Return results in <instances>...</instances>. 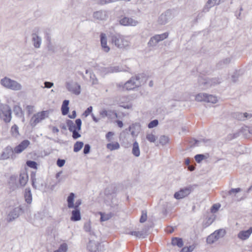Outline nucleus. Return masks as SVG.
I'll return each mask as SVG.
<instances>
[{"label": "nucleus", "mask_w": 252, "mask_h": 252, "mask_svg": "<svg viewBox=\"0 0 252 252\" xmlns=\"http://www.w3.org/2000/svg\"><path fill=\"white\" fill-rule=\"evenodd\" d=\"M111 43L119 49H125L130 46L129 37L123 35L120 33H115L110 37Z\"/></svg>", "instance_id": "f257e3e1"}, {"label": "nucleus", "mask_w": 252, "mask_h": 252, "mask_svg": "<svg viewBox=\"0 0 252 252\" xmlns=\"http://www.w3.org/2000/svg\"><path fill=\"white\" fill-rule=\"evenodd\" d=\"M66 125L68 130L72 132V137L74 139H77L81 136V135L78 132L80 130L82 125L81 119H77L75 121V124L71 120H68L66 121Z\"/></svg>", "instance_id": "f03ea898"}, {"label": "nucleus", "mask_w": 252, "mask_h": 252, "mask_svg": "<svg viewBox=\"0 0 252 252\" xmlns=\"http://www.w3.org/2000/svg\"><path fill=\"white\" fill-rule=\"evenodd\" d=\"M0 84L4 87L14 91H19L22 89L20 83L7 77L1 79Z\"/></svg>", "instance_id": "7ed1b4c3"}, {"label": "nucleus", "mask_w": 252, "mask_h": 252, "mask_svg": "<svg viewBox=\"0 0 252 252\" xmlns=\"http://www.w3.org/2000/svg\"><path fill=\"white\" fill-rule=\"evenodd\" d=\"M11 109L7 104L0 103V119L6 123L11 120Z\"/></svg>", "instance_id": "20e7f679"}, {"label": "nucleus", "mask_w": 252, "mask_h": 252, "mask_svg": "<svg viewBox=\"0 0 252 252\" xmlns=\"http://www.w3.org/2000/svg\"><path fill=\"white\" fill-rule=\"evenodd\" d=\"M48 115V111H42L34 114L30 120L31 126H35L37 124L47 118Z\"/></svg>", "instance_id": "39448f33"}, {"label": "nucleus", "mask_w": 252, "mask_h": 252, "mask_svg": "<svg viewBox=\"0 0 252 252\" xmlns=\"http://www.w3.org/2000/svg\"><path fill=\"white\" fill-rule=\"evenodd\" d=\"M141 85L140 78L138 76L132 77L127 81L123 87L124 90H131Z\"/></svg>", "instance_id": "423d86ee"}, {"label": "nucleus", "mask_w": 252, "mask_h": 252, "mask_svg": "<svg viewBox=\"0 0 252 252\" xmlns=\"http://www.w3.org/2000/svg\"><path fill=\"white\" fill-rule=\"evenodd\" d=\"M225 231L223 229L216 230L214 232L210 234L207 238V243L212 244L218 240L220 237H222L224 235Z\"/></svg>", "instance_id": "0eeeda50"}, {"label": "nucleus", "mask_w": 252, "mask_h": 252, "mask_svg": "<svg viewBox=\"0 0 252 252\" xmlns=\"http://www.w3.org/2000/svg\"><path fill=\"white\" fill-rule=\"evenodd\" d=\"M67 90L75 95H79L81 93V86L76 82H67L65 83Z\"/></svg>", "instance_id": "6e6552de"}, {"label": "nucleus", "mask_w": 252, "mask_h": 252, "mask_svg": "<svg viewBox=\"0 0 252 252\" xmlns=\"http://www.w3.org/2000/svg\"><path fill=\"white\" fill-rule=\"evenodd\" d=\"M193 190L191 186L181 189L180 190L174 193V197L177 199H182L189 195Z\"/></svg>", "instance_id": "1a4fd4ad"}, {"label": "nucleus", "mask_w": 252, "mask_h": 252, "mask_svg": "<svg viewBox=\"0 0 252 252\" xmlns=\"http://www.w3.org/2000/svg\"><path fill=\"white\" fill-rule=\"evenodd\" d=\"M168 35L169 34L167 32L160 34H156L150 38L149 41L148 42V45L150 46H156L159 41H162L164 39L167 38L168 36Z\"/></svg>", "instance_id": "9d476101"}, {"label": "nucleus", "mask_w": 252, "mask_h": 252, "mask_svg": "<svg viewBox=\"0 0 252 252\" xmlns=\"http://www.w3.org/2000/svg\"><path fill=\"white\" fill-rule=\"evenodd\" d=\"M14 153V149L11 146H8L3 149L0 155V160H5L9 158L13 159L15 158Z\"/></svg>", "instance_id": "9b49d317"}, {"label": "nucleus", "mask_w": 252, "mask_h": 252, "mask_svg": "<svg viewBox=\"0 0 252 252\" xmlns=\"http://www.w3.org/2000/svg\"><path fill=\"white\" fill-rule=\"evenodd\" d=\"M173 17L174 15L172 12L170 10H168L160 15L158 17V22L159 24L164 25L171 20Z\"/></svg>", "instance_id": "f8f14e48"}, {"label": "nucleus", "mask_w": 252, "mask_h": 252, "mask_svg": "<svg viewBox=\"0 0 252 252\" xmlns=\"http://www.w3.org/2000/svg\"><path fill=\"white\" fill-rule=\"evenodd\" d=\"M138 22L131 18L125 17L120 20V24L124 26H135Z\"/></svg>", "instance_id": "ddd939ff"}, {"label": "nucleus", "mask_w": 252, "mask_h": 252, "mask_svg": "<svg viewBox=\"0 0 252 252\" xmlns=\"http://www.w3.org/2000/svg\"><path fill=\"white\" fill-rule=\"evenodd\" d=\"M30 144V142L28 140L22 141L14 149L15 154H20L24 151Z\"/></svg>", "instance_id": "4468645a"}, {"label": "nucleus", "mask_w": 252, "mask_h": 252, "mask_svg": "<svg viewBox=\"0 0 252 252\" xmlns=\"http://www.w3.org/2000/svg\"><path fill=\"white\" fill-rule=\"evenodd\" d=\"M20 211L21 209L18 207L15 208L12 210H11L7 216V221H12L15 219L17 218L19 216Z\"/></svg>", "instance_id": "2eb2a0df"}, {"label": "nucleus", "mask_w": 252, "mask_h": 252, "mask_svg": "<svg viewBox=\"0 0 252 252\" xmlns=\"http://www.w3.org/2000/svg\"><path fill=\"white\" fill-rule=\"evenodd\" d=\"M252 233V227H250L247 230L241 231L238 234V238L241 240H246L248 239Z\"/></svg>", "instance_id": "dca6fc26"}, {"label": "nucleus", "mask_w": 252, "mask_h": 252, "mask_svg": "<svg viewBox=\"0 0 252 252\" xmlns=\"http://www.w3.org/2000/svg\"><path fill=\"white\" fill-rule=\"evenodd\" d=\"M99 244L94 241L90 240L88 244L87 249L90 252H98Z\"/></svg>", "instance_id": "f3484780"}, {"label": "nucleus", "mask_w": 252, "mask_h": 252, "mask_svg": "<svg viewBox=\"0 0 252 252\" xmlns=\"http://www.w3.org/2000/svg\"><path fill=\"white\" fill-rule=\"evenodd\" d=\"M29 180V176L26 172L20 173L19 176V184L22 187H24L27 183Z\"/></svg>", "instance_id": "a211bd4d"}, {"label": "nucleus", "mask_w": 252, "mask_h": 252, "mask_svg": "<svg viewBox=\"0 0 252 252\" xmlns=\"http://www.w3.org/2000/svg\"><path fill=\"white\" fill-rule=\"evenodd\" d=\"M100 41L102 48L104 51L108 52L110 50V48L107 45V39L106 35L104 33H101Z\"/></svg>", "instance_id": "6ab92c4d"}, {"label": "nucleus", "mask_w": 252, "mask_h": 252, "mask_svg": "<svg viewBox=\"0 0 252 252\" xmlns=\"http://www.w3.org/2000/svg\"><path fill=\"white\" fill-rule=\"evenodd\" d=\"M220 2V0H208L206 5L204 7L203 11L205 12L208 11L209 9L215 6V5L219 4Z\"/></svg>", "instance_id": "aec40b11"}, {"label": "nucleus", "mask_w": 252, "mask_h": 252, "mask_svg": "<svg viewBox=\"0 0 252 252\" xmlns=\"http://www.w3.org/2000/svg\"><path fill=\"white\" fill-rule=\"evenodd\" d=\"M147 230L143 229L142 231H133L129 232L131 235H134L137 238H145L147 235Z\"/></svg>", "instance_id": "412c9836"}, {"label": "nucleus", "mask_w": 252, "mask_h": 252, "mask_svg": "<svg viewBox=\"0 0 252 252\" xmlns=\"http://www.w3.org/2000/svg\"><path fill=\"white\" fill-rule=\"evenodd\" d=\"M70 219L72 221H78L81 220L80 212L79 209H75L72 211Z\"/></svg>", "instance_id": "4be33fe9"}, {"label": "nucleus", "mask_w": 252, "mask_h": 252, "mask_svg": "<svg viewBox=\"0 0 252 252\" xmlns=\"http://www.w3.org/2000/svg\"><path fill=\"white\" fill-rule=\"evenodd\" d=\"M24 197L26 202L31 204L32 202V194L30 188H26L25 190Z\"/></svg>", "instance_id": "5701e85b"}, {"label": "nucleus", "mask_w": 252, "mask_h": 252, "mask_svg": "<svg viewBox=\"0 0 252 252\" xmlns=\"http://www.w3.org/2000/svg\"><path fill=\"white\" fill-rule=\"evenodd\" d=\"M171 244L174 246H177L179 248L183 247L184 244L182 238L179 237H174L172 239Z\"/></svg>", "instance_id": "b1692460"}, {"label": "nucleus", "mask_w": 252, "mask_h": 252, "mask_svg": "<svg viewBox=\"0 0 252 252\" xmlns=\"http://www.w3.org/2000/svg\"><path fill=\"white\" fill-rule=\"evenodd\" d=\"M69 100H64L62 104V107H61V110L62 113L63 115H66L68 113L69 111V107H68V104H69Z\"/></svg>", "instance_id": "393cba45"}, {"label": "nucleus", "mask_w": 252, "mask_h": 252, "mask_svg": "<svg viewBox=\"0 0 252 252\" xmlns=\"http://www.w3.org/2000/svg\"><path fill=\"white\" fill-rule=\"evenodd\" d=\"M132 153L134 156L136 157H138L140 156V149L139 147V144L137 141H135L133 144Z\"/></svg>", "instance_id": "a878e982"}, {"label": "nucleus", "mask_w": 252, "mask_h": 252, "mask_svg": "<svg viewBox=\"0 0 252 252\" xmlns=\"http://www.w3.org/2000/svg\"><path fill=\"white\" fill-rule=\"evenodd\" d=\"M32 40L34 47L37 48H39L41 42V38L36 34H33Z\"/></svg>", "instance_id": "bb28decb"}, {"label": "nucleus", "mask_w": 252, "mask_h": 252, "mask_svg": "<svg viewBox=\"0 0 252 252\" xmlns=\"http://www.w3.org/2000/svg\"><path fill=\"white\" fill-rule=\"evenodd\" d=\"M120 147V144L118 142L109 143L106 145V148L110 151L118 150Z\"/></svg>", "instance_id": "cd10ccee"}, {"label": "nucleus", "mask_w": 252, "mask_h": 252, "mask_svg": "<svg viewBox=\"0 0 252 252\" xmlns=\"http://www.w3.org/2000/svg\"><path fill=\"white\" fill-rule=\"evenodd\" d=\"M236 118L239 120H244L246 119H250L252 117V115L247 113L236 114Z\"/></svg>", "instance_id": "c85d7f7f"}, {"label": "nucleus", "mask_w": 252, "mask_h": 252, "mask_svg": "<svg viewBox=\"0 0 252 252\" xmlns=\"http://www.w3.org/2000/svg\"><path fill=\"white\" fill-rule=\"evenodd\" d=\"M112 113L115 116L116 118L117 117V114L115 112H112L111 111H107L105 109H103L99 112V115L102 118H105L106 117H110V113Z\"/></svg>", "instance_id": "c756f323"}, {"label": "nucleus", "mask_w": 252, "mask_h": 252, "mask_svg": "<svg viewBox=\"0 0 252 252\" xmlns=\"http://www.w3.org/2000/svg\"><path fill=\"white\" fill-rule=\"evenodd\" d=\"M94 17L98 20H104L106 18V14L105 12L99 11L94 13Z\"/></svg>", "instance_id": "7c9ffc66"}, {"label": "nucleus", "mask_w": 252, "mask_h": 252, "mask_svg": "<svg viewBox=\"0 0 252 252\" xmlns=\"http://www.w3.org/2000/svg\"><path fill=\"white\" fill-rule=\"evenodd\" d=\"M13 112L15 115L18 117H22L23 116V112L21 107L19 105H15L13 107Z\"/></svg>", "instance_id": "2f4dec72"}, {"label": "nucleus", "mask_w": 252, "mask_h": 252, "mask_svg": "<svg viewBox=\"0 0 252 252\" xmlns=\"http://www.w3.org/2000/svg\"><path fill=\"white\" fill-rule=\"evenodd\" d=\"M99 214L100 215L101 221L108 220L112 217V214L111 213L106 214L104 213L99 212Z\"/></svg>", "instance_id": "473e14b6"}, {"label": "nucleus", "mask_w": 252, "mask_h": 252, "mask_svg": "<svg viewBox=\"0 0 252 252\" xmlns=\"http://www.w3.org/2000/svg\"><path fill=\"white\" fill-rule=\"evenodd\" d=\"M89 72L88 70H86V73L87 74ZM90 81L92 82V85H96L97 84L98 82V80L96 78L95 75L94 73L92 72H90Z\"/></svg>", "instance_id": "72a5a7b5"}, {"label": "nucleus", "mask_w": 252, "mask_h": 252, "mask_svg": "<svg viewBox=\"0 0 252 252\" xmlns=\"http://www.w3.org/2000/svg\"><path fill=\"white\" fill-rule=\"evenodd\" d=\"M74 194L70 193L67 197L68 207L69 208H72L74 207Z\"/></svg>", "instance_id": "f704fd0d"}, {"label": "nucleus", "mask_w": 252, "mask_h": 252, "mask_svg": "<svg viewBox=\"0 0 252 252\" xmlns=\"http://www.w3.org/2000/svg\"><path fill=\"white\" fill-rule=\"evenodd\" d=\"M11 133L12 135L15 137H17L19 135V128L16 125H14L11 127Z\"/></svg>", "instance_id": "c9c22d12"}, {"label": "nucleus", "mask_w": 252, "mask_h": 252, "mask_svg": "<svg viewBox=\"0 0 252 252\" xmlns=\"http://www.w3.org/2000/svg\"><path fill=\"white\" fill-rule=\"evenodd\" d=\"M84 143L83 142L77 141L74 145L73 151L74 152H79L83 147Z\"/></svg>", "instance_id": "e433bc0d"}, {"label": "nucleus", "mask_w": 252, "mask_h": 252, "mask_svg": "<svg viewBox=\"0 0 252 252\" xmlns=\"http://www.w3.org/2000/svg\"><path fill=\"white\" fill-rule=\"evenodd\" d=\"M207 94L200 93L195 96V100L198 101H206Z\"/></svg>", "instance_id": "4c0bfd02"}, {"label": "nucleus", "mask_w": 252, "mask_h": 252, "mask_svg": "<svg viewBox=\"0 0 252 252\" xmlns=\"http://www.w3.org/2000/svg\"><path fill=\"white\" fill-rule=\"evenodd\" d=\"M242 190V189L240 188H236V189H231L230 190H229L227 192H225V195H232L234 194V195L235 196L236 194L238 192H240Z\"/></svg>", "instance_id": "58836bf2"}, {"label": "nucleus", "mask_w": 252, "mask_h": 252, "mask_svg": "<svg viewBox=\"0 0 252 252\" xmlns=\"http://www.w3.org/2000/svg\"><path fill=\"white\" fill-rule=\"evenodd\" d=\"M217 98L213 95H208L207 94L206 102L212 103H216L217 102Z\"/></svg>", "instance_id": "ea45409f"}, {"label": "nucleus", "mask_w": 252, "mask_h": 252, "mask_svg": "<svg viewBox=\"0 0 252 252\" xmlns=\"http://www.w3.org/2000/svg\"><path fill=\"white\" fill-rule=\"evenodd\" d=\"M159 143L162 145H165L169 142V139L168 136L162 135L159 137Z\"/></svg>", "instance_id": "a19ab883"}, {"label": "nucleus", "mask_w": 252, "mask_h": 252, "mask_svg": "<svg viewBox=\"0 0 252 252\" xmlns=\"http://www.w3.org/2000/svg\"><path fill=\"white\" fill-rule=\"evenodd\" d=\"M146 139L150 142H155L157 139V137L153 133H150L146 134Z\"/></svg>", "instance_id": "79ce46f5"}, {"label": "nucleus", "mask_w": 252, "mask_h": 252, "mask_svg": "<svg viewBox=\"0 0 252 252\" xmlns=\"http://www.w3.org/2000/svg\"><path fill=\"white\" fill-rule=\"evenodd\" d=\"M67 250V246L66 244L63 243L61 244L59 249L55 251L54 252H66Z\"/></svg>", "instance_id": "37998d69"}, {"label": "nucleus", "mask_w": 252, "mask_h": 252, "mask_svg": "<svg viewBox=\"0 0 252 252\" xmlns=\"http://www.w3.org/2000/svg\"><path fill=\"white\" fill-rule=\"evenodd\" d=\"M199 82L200 83H201L202 84H207L208 83H209L211 85L219 84L220 83V81H219L218 80V79H213L210 80L209 82H202L201 81V79H200Z\"/></svg>", "instance_id": "c03bdc74"}, {"label": "nucleus", "mask_w": 252, "mask_h": 252, "mask_svg": "<svg viewBox=\"0 0 252 252\" xmlns=\"http://www.w3.org/2000/svg\"><path fill=\"white\" fill-rule=\"evenodd\" d=\"M27 165L32 168L36 169L37 168V163L36 162L32 160H28L26 162Z\"/></svg>", "instance_id": "a18cd8bd"}, {"label": "nucleus", "mask_w": 252, "mask_h": 252, "mask_svg": "<svg viewBox=\"0 0 252 252\" xmlns=\"http://www.w3.org/2000/svg\"><path fill=\"white\" fill-rule=\"evenodd\" d=\"M147 212L145 211H142V214L140 219V222L141 223L144 222L147 220Z\"/></svg>", "instance_id": "49530a36"}, {"label": "nucleus", "mask_w": 252, "mask_h": 252, "mask_svg": "<svg viewBox=\"0 0 252 252\" xmlns=\"http://www.w3.org/2000/svg\"><path fill=\"white\" fill-rule=\"evenodd\" d=\"M194 249V247L190 246L189 247H185L182 248L180 252H191Z\"/></svg>", "instance_id": "de8ad7c7"}, {"label": "nucleus", "mask_w": 252, "mask_h": 252, "mask_svg": "<svg viewBox=\"0 0 252 252\" xmlns=\"http://www.w3.org/2000/svg\"><path fill=\"white\" fill-rule=\"evenodd\" d=\"M205 158V156L201 154L196 155L194 158L197 162H200Z\"/></svg>", "instance_id": "09e8293b"}, {"label": "nucleus", "mask_w": 252, "mask_h": 252, "mask_svg": "<svg viewBox=\"0 0 252 252\" xmlns=\"http://www.w3.org/2000/svg\"><path fill=\"white\" fill-rule=\"evenodd\" d=\"M158 122L157 120H154L152 121H151L149 124H148V127L150 128H153L156 126H158Z\"/></svg>", "instance_id": "8fccbe9b"}, {"label": "nucleus", "mask_w": 252, "mask_h": 252, "mask_svg": "<svg viewBox=\"0 0 252 252\" xmlns=\"http://www.w3.org/2000/svg\"><path fill=\"white\" fill-rule=\"evenodd\" d=\"M93 107L92 106L89 107L83 113V116L85 117H88L92 112Z\"/></svg>", "instance_id": "3c124183"}, {"label": "nucleus", "mask_w": 252, "mask_h": 252, "mask_svg": "<svg viewBox=\"0 0 252 252\" xmlns=\"http://www.w3.org/2000/svg\"><path fill=\"white\" fill-rule=\"evenodd\" d=\"M84 229L85 231L89 232L91 230V225L90 222H86L84 224Z\"/></svg>", "instance_id": "603ef678"}, {"label": "nucleus", "mask_w": 252, "mask_h": 252, "mask_svg": "<svg viewBox=\"0 0 252 252\" xmlns=\"http://www.w3.org/2000/svg\"><path fill=\"white\" fill-rule=\"evenodd\" d=\"M220 207V204H214L211 209V212L213 213H216L219 210Z\"/></svg>", "instance_id": "864d4df0"}, {"label": "nucleus", "mask_w": 252, "mask_h": 252, "mask_svg": "<svg viewBox=\"0 0 252 252\" xmlns=\"http://www.w3.org/2000/svg\"><path fill=\"white\" fill-rule=\"evenodd\" d=\"M114 135V133L113 132L109 131L106 134V140L110 142L112 140L111 137Z\"/></svg>", "instance_id": "5fc2aeb1"}, {"label": "nucleus", "mask_w": 252, "mask_h": 252, "mask_svg": "<svg viewBox=\"0 0 252 252\" xmlns=\"http://www.w3.org/2000/svg\"><path fill=\"white\" fill-rule=\"evenodd\" d=\"M26 110L29 115L31 114L34 111V106L32 105H27L26 107Z\"/></svg>", "instance_id": "6e6d98bb"}, {"label": "nucleus", "mask_w": 252, "mask_h": 252, "mask_svg": "<svg viewBox=\"0 0 252 252\" xmlns=\"http://www.w3.org/2000/svg\"><path fill=\"white\" fill-rule=\"evenodd\" d=\"M230 62V59L229 58H226L223 61H220L218 65H221L223 64H227Z\"/></svg>", "instance_id": "4d7b16f0"}, {"label": "nucleus", "mask_w": 252, "mask_h": 252, "mask_svg": "<svg viewBox=\"0 0 252 252\" xmlns=\"http://www.w3.org/2000/svg\"><path fill=\"white\" fill-rule=\"evenodd\" d=\"M90 146L89 144H86L84 146L83 150V153L84 154H87L89 153L90 151Z\"/></svg>", "instance_id": "13d9d810"}, {"label": "nucleus", "mask_w": 252, "mask_h": 252, "mask_svg": "<svg viewBox=\"0 0 252 252\" xmlns=\"http://www.w3.org/2000/svg\"><path fill=\"white\" fill-rule=\"evenodd\" d=\"M64 163H65V160H64V159H58L57 161V164L60 167L63 166L64 165Z\"/></svg>", "instance_id": "bf43d9fd"}, {"label": "nucleus", "mask_w": 252, "mask_h": 252, "mask_svg": "<svg viewBox=\"0 0 252 252\" xmlns=\"http://www.w3.org/2000/svg\"><path fill=\"white\" fill-rule=\"evenodd\" d=\"M31 180H32V187L34 188H36L35 186V181H36V179H35V174L33 173H32V174H31Z\"/></svg>", "instance_id": "052dcab7"}, {"label": "nucleus", "mask_w": 252, "mask_h": 252, "mask_svg": "<svg viewBox=\"0 0 252 252\" xmlns=\"http://www.w3.org/2000/svg\"><path fill=\"white\" fill-rule=\"evenodd\" d=\"M44 85L45 86L44 88H51L52 86H53L54 84L50 82H45Z\"/></svg>", "instance_id": "680f3d73"}, {"label": "nucleus", "mask_w": 252, "mask_h": 252, "mask_svg": "<svg viewBox=\"0 0 252 252\" xmlns=\"http://www.w3.org/2000/svg\"><path fill=\"white\" fill-rule=\"evenodd\" d=\"M81 200L80 199H78V200H76L75 204H74L73 208L74 209H78V207L81 205Z\"/></svg>", "instance_id": "e2e57ef3"}, {"label": "nucleus", "mask_w": 252, "mask_h": 252, "mask_svg": "<svg viewBox=\"0 0 252 252\" xmlns=\"http://www.w3.org/2000/svg\"><path fill=\"white\" fill-rule=\"evenodd\" d=\"M76 111L74 110L72 111L71 115L68 116V117L71 119L75 118L76 117Z\"/></svg>", "instance_id": "0e129e2a"}, {"label": "nucleus", "mask_w": 252, "mask_h": 252, "mask_svg": "<svg viewBox=\"0 0 252 252\" xmlns=\"http://www.w3.org/2000/svg\"><path fill=\"white\" fill-rule=\"evenodd\" d=\"M173 231H174L173 228L172 227H167L166 229V231L169 233H172L173 232Z\"/></svg>", "instance_id": "69168bd1"}, {"label": "nucleus", "mask_w": 252, "mask_h": 252, "mask_svg": "<svg viewBox=\"0 0 252 252\" xmlns=\"http://www.w3.org/2000/svg\"><path fill=\"white\" fill-rule=\"evenodd\" d=\"M116 122L117 123L118 126L119 127H122L123 126V123L121 121L118 120V121H117Z\"/></svg>", "instance_id": "338daca9"}, {"label": "nucleus", "mask_w": 252, "mask_h": 252, "mask_svg": "<svg viewBox=\"0 0 252 252\" xmlns=\"http://www.w3.org/2000/svg\"><path fill=\"white\" fill-rule=\"evenodd\" d=\"M91 116H92V117L93 118V120L95 122L97 123V122H98L99 121V119L96 118L93 113L91 114Z\"/></svg>", "instance_id": "774afa93"}]
</instances>
